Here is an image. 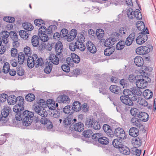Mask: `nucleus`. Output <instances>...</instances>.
<instances>
[{"instance_id":"1","label":"nucleus","mask_w":156,"mask_h":156,"mask_svg":"<svg viewBox=\"0 0 156 156\" xmlns=\"http://www.w3.org/2000/svg\"><path fill=\"white\" fill-rule=\"evenodd\" d=\"M21 116L23 117V125L28 126L30 125L32 122L34 114L32 112L26 110L22 114Z\"/></svg>"},{"instance_id":"2","label":"nucleus","mask_w":156,"mask_h":156,"mask_svg":"<svg viewBox=\"0 0 156 156\" xmlns=\"http://www.w3.org/2000/svg\"><path fill=\"white\" fill-rule=\"evenodd\" d=\"M77 37L78 40L81 42L77 41L75 43H70L69 45V49H85V46L82 42L84 41V36L82 34H80Z\"/></svg>"},{"instance_id":"3","label":"nucleus","mask_w":156,"mask_h":156,"mask_svg":"<svg viewBox=\"0 0 156 156\" xmlns=\"http://www.w3.org/2000/svg\"><path fill=\"white\" fill-rule=\"evenodd\" d=\"M56 55L51 54L50 55L49 57V60L51 61V63H53L55 65H57L58 64L59 62V60L58 57L61 58L62 54V51L63 49H55Z\"/></svg>"},{"instance_id":"4","label":"nucleus","mask_w":156,"mask_h":156,"mask_svg":"<svg viewBox=\"0 0 156 156\" xmlns=\"http://www.w3.org/2000/svg\"><path fill=\"white\" fill-rule=\"evenodd\" d=\"M126 13L129 19L135 18L137 20H140L142 17L141 13L138 9L136 11H133L132 9H129L127 10Z\"/></svg>"},{"instance_id":"5","label":"nucleus","mask_w":156,"mask_h":156,"mask_svg":"<svg viewBox=\"0 0 156 156\" xmlns=\"http://www.w3.org/2000/svg\"><path fill=\"white\" fill-rule=\"evenodd\" d=\"M9 36V32L4 31L2 33V40L4 44H2L1 49H6L9 48V45L8 44L9 39L8 37Z\"/></svg>"},{"instance_id":"6","label":"nucleus","mask_w":156,"mask_h":156,"mask_svg":"<svg viewBox=\"0 0 156 156\" xmlns=\"http://www.w3.org/2000/svg\"><path fill=\"white\" fill-rule=\"evenodd\" d=\"M139 89L138 87H133L131 88L132 95L130 96L129 98H131L132 101H135L136 100L139 96L142 94V92Z\"/></svg>"},{"instance_id":"7","label":"nucleus","mask_w":156,"mask_h":156,"mask_svg":"<svg viewBox=\"0 0 156 156\" xmlns=\"http://www.w3.org/2000/svg\"><path fill=\"white\" fill-rule=\"evenodd\" d=\"M146 33H142L137 37L136 39V43L139 44H141L146 41L148 38Z\"/></svg>"},{"instance_id":"8","label":"nucleus","mask_w":156,"mask_h":156,"mask_svg":"<svg viewBox=\"0 0 156 156\" xmlns=\"http://www.w3.org/2000/svg\"><path fill=\"white\" fill-rule=\"evenodd\" d=\"M143 76L140 77V79L137 80L136 82V85L139 88H144L147 85L146 80L143 78Z\"/></svg>"},{"instance_id":"9","label":"nucleus","mask_w":156,"mask_h":156,"mask_svg":"<svg viewBox=\"0 0 156 156\" xmlns=\"http://www.w3.org/2000/svg\"><path fill=\"white\" fill-rule=\"evenodd\" d=\"M114 133L116 136L119 138L124 139L126 138V136L123 129L120 127L116 128Z\"/></svg>"},{"instance_id":"10","label":"nucleus","mask_w":156,"mask_h":156,"mask_svg":"<svg viewBox=\"0 0 156 156\" xmlns=\"http://www.w3.org/2000/svg\"><path fill=\"white\" fill-rule=\"evenodd\" d=\"M136 27L142 33H148L147 28H145L144 23L141 21H138L136 23Z\"/></svg>"},{"instance_id":"11","label":"nucleus","mask_w":156,"mask_h":156,"mask_svg":"<svg viewBox=\"0 0 156 156\" xmlns=\"http://www.w3.org/2000/svg\"><path fill=\"white\" fill-rule=\"evenodd\" d=\"M120 100L124 104L130 106H132L133 105V101L131 98H128V97L122 96L120 97Z\"/></svg>"},{"instance_id":"12","label":"nucleus","mask_w":156,"mask_h":156,"mask_svg":"<svg viewBox=\"0 0 156 156\" xmlns=\"http://www.w3.org/2000/svg\"><path fill=\"white\" fill-rule=\"evenodd\" d=\"M103 129L108 136L111 137L114 136V133L109 125L104 124L103 126Z\"/></svg>"},{"instance_id":"13","label":"nucleus","mask_w":156,"mask_h":156,"mask_svg":"<svg viewBox=\"0 0 156 156\" xmlns=\"http://www.w3.org/2000/svg\"><path fill=\"white\" fill-rule=\"evenodd\" d=\"M45 108H39L38 106L34 107L35 112L41 116H46L48 115L47 112Z\"/></svg>"},{"instance_id":"14","label":"nucleus","mask_w":156,"mask_h":156,"mask_svg":"<svg viewBox=\"0 0 156 156\" xmlns=\"http://www.w3.org/2000/svg\"><path fill=\"white\" fill-rule=\"evenodd\" d=\"M137 117L139 118L142 121L146 122L148 120L149 116L147 113L141 112H139Z\"/></svg>"},{"instance_id":"15","label":"nucleus","mask_w":156,"mask_h":156,"mask_svg":"<svg viewBox=\"0 0 156 156\" xmlns=\"http://www.w3.org/2000/svg\"><path fill=\"white\" fill-rule=\"evenodd\" d=\"M57 101L59 103H68L70 101V99L67 96L62 95L58 97Z\"/></svg>"},{"instance_id":"16","label":"nucleus","mask_w":156,"mask_h":156,"mask_svg":"<svg viewBox=\"0 0 156 156\" xmlns=\"http://www.w3.org/2000/svg\"><path fill=\"white\" fill-rule=\"evenodd\" d=\"M53 26L52 25L49 26L48 29H47L46 27L41 26L39 29L38 34H45V33L47 31L48 33L50 34L52 32V27Z\"/></svg>"},{"instance_id":"17","label":"nucleus","mask_w":156,"mask_h":156,"mask_svg":"<svg viewBox=\"0 0 156 156\" xmlns=\"http://www.w3.org/2000/svg\"><path fill=\"white\" fill-rule=\"evenodd\" d=\"M117 38L115 37L109 38L106 39L104 45L106 47H109L113 45Z\"/></svg>"},{"instance_id":"18","label":"nucleus","mask_w":156,"mask_h":156,"mask_svg":"<svg viewBox=\"0 0 156 156\" xmlns=\"http://www.w3.org/2000/svg\"><path fill=\"white\" fill-rule=\"evenodd\" d=\"M112 145L115 147L119 149L123 145L122 140L119 139H114L112 142Z\"/></svg>"},{"instance_id":"19","label":"nucleus","mask_w":156,"mask_h":156,"mask_svg":"<svg viewBox=\"0 0 156 156\" xmlns=\"http://www.w3.org/2000/svg\"><path fill=\"white\" fill-rule=\"evenodd\" d=\"M110 91L113 93L118 94L121 92L120 87L115 85H112L109 87Z\"/></svg>"},{"instance_id":"20","label":"nucleus","mask_w":156,"mask_h":156,"mask_svg":"<svg viewBox=\"0 0 156 156\" xmlns=\"http://www.w3.org/2000/svg\"><path fill=\"white\" fill-rule=\"evenodd\" d=\"M139 133V131L138 129L134 127L131 128L129 131V135L134 137L137 136Z\"/></svg>"},{"instance_id":"21","label":"nucleus","mask_w":156,"mask_h":156,"mask_svg":"<svg viewBox=\"0 0 156 156\" xmlns=\"http://www.w3.org/2000/svg\"><path fill=\"white\" fill-rule=\"evenodd\" d=\"M84 126L83 124L81 122H79L75 123L74 125V128L75 131L80 132L83 130Z\"/></svg>"},{"instance_id":"22","label":"nucleus","mask_w":156,"mask_h":156,"mask_svg":"<svg viewBox=\"0 0 156 156\" xmlns=\"http://www.w3.org/2000/svg\"><path fill=\"white\" fill-rule=\"evenodd\" d=\"M134 62L136 66L140 67L144 64L143 59L140 56H137L134 58Z\"/></svg>"},{"instance_id":"23","label":"nucleus","mask_w":156,"mask_h":156,"mask_svg":"<svg viewBox=\"0 0 156 156\" xmlns=\"http://www.w3.org/2000/svg\"><path fill=\"white\" fill-rule=\"evenodd\" d=\"M36 60H34V58L31 56L28 57L27 60L28 66L30 68H33L34 66V63Z\"/></svg>"},{"instance_id":"24","label":"nucleus","mask_w":156,"mask_h":156,"mask_svg":"<svg viewBox=\"0 0 156 156\" xmlns=\"http://www.w3.org/2000/svg\"><path fill=\"white\" fill-rule=\"evenodd\" d=\"M143 95L146 99H149L152 97L153 93L151 90L147 89L143 92Z\"/></svg>"},{"instance_id":"25","label":"nucleus","mask_w":156,"mask_h":156,"mask_svg":"<svg viewBox=\"0 0 156 156\" xmlns=\"http://www.w3.org/2000/svg\"><path fill=\"white\" fill-rule=\"evenodd\" d=\"M81 105L80 103L78 101H74L73 104V107L72 108L73 111L76 112L79 111L81 109Z\"/></svg>"},{"instance_id":"26","label":"nucleus","mask_w":156,"mask_h":156,"mask_svg":"<svg viewBox=\"0 0 156 156\" xmlns=\"http://www.w3.org/2000/svg\"><path fill=\"white\" fill-rule=\"evenodd\" d=\"M131 123L133 126H135L137 127H140L141 125V124L140 120L137 118L136 117H133L131 119Z\"/></svg>"},{"instance_id":"27","label":"nucleus","mask_w":156,"mask_h":156,"mask_svg":"<svg viewBox=\"0 0 156 156\" xmlns=\"http://www.w3.org/2000/svg\"><path fill=\"white\" fill-rule=\"evenodd\" d=\"M137 99V100L134 101H136L139 105L144 107L148 105V103L144 99L139 97Z\"/></svg>"},{"instance_id":"28","label":"nucleus","mask_w":156,"mask_h":156,"mask_svg":"<svg viewBox=\"0 0 156 156\" xmlns=\"http://www.w3.org/2000/svg\"><path fill=\"white\" fill-rule=\"evenodd\" d=\"M120 152L123 154L128 155L130 153V151L129 148L123 145L119 149Z\"/></svg>"},{"instance_id":"29","label":"nucleus","mask_w":156,"mask_h":156,"mask_svg":"<svg viewBox=\"0 0 156 156\" xmlns=\"http://www.w3.org/2000/svg\"><path fill=\"white\" fill-rule=\"evenodd\" d=\"M16 97L13 95H11L9 96L7 98V101L8 104L9 105H13L16 103Z\"/></svg>"},{"instance_id":"30","label":"nucleus","mask_w":156,"mask_h":156,"mask_svg":"<svg viewBox=\"0 0 156 156\" xmlns=\"http://www.w3.org/2000/svg\"><path fill=\"white\" fill-rule=\"evenodd\" d=\"M46 66L44 68V71L46 73H49L51 71L52 68V65L50 62L47 61L46 63Z\"/></svg>"},{"instance_id":"31","label":"nucleus","mask_w":156,"mask_h":156,"mask_svg":"<svg viewBox=\"0 0 156 156\" xmlns=\"http://www.w3.org/2000/svg\"><path fill=\"white\" fill-rule=\"evenodd\" d=\"M100 87L99 88L100 92L103 94H106L107 91L106 88V84L104 82L100 84Z\"/></svg>"},{"instance_id":"32","label":"nucleus","mask_w":156,"mask_h":156,"mask_svg":"<svg viewBox=\"0 0 156 156\" xmlns=\"http://www.w3.org/2000/svg\"><path fill=\"white\" fill-rule=\"evenodd\" d=\"M39 40L38 37L36 35L34 36L31 39L32 45L34 47H37L39 44Z\"/></svg>"},{"instance_id":"33","label":"nucleus","mask_w":156,"mask_h":156,"mask_svg":"<svg viewBox=\"0 0 156 156\" xmlns=\"http://www.w3.org/2000/svg\"><path fill=\"white\" fill-rule=\"evenodd\" d=\"M23 28L28 31H31L34 29V27L33 25L30 23H25L22 24Z\"/></svg>"},{"instance_id":"34","label":"nucleus","mask_w":156,"mask_h":156,"mask_svg":"<svg viewBox=\"0 0 156 156\" xmlns=\"http://www.w3.org/2000/svg\"><path fill=\"white\" fill-rule=\"evenodd\" d=\"M64 112L66 114L71 115L74 112L73 110L72 109L70 106H66L63 109Z\"/></svg>"},{"instance_id":"35","label":"nucleus","mask_w":156,"mask_h":156,"mask_svg":"<svg viewBox=\"0 0 156 156\" xmlns=\"http://www.w3.org/2000/svg\"><path fill=\"white\" fill-rule=\"evenodd\" d=\"M18 62L20 64H22L25 58L24 54L22 52H20L18 55Z\"/></svg>"},{"instance_id":"36","label":"nucleus","mask_w":156,"mask_h":156,"mask_svg":"<svg viewBox=\"0 0 156 156\" xmlns=\"http://www.w3.org/2000/svg\"><path fill=\"white\" fill-rule=\"evenodd\" d=\"M10 110L11 109H10V108L9 107L4 108L2 110L1 113L2 117L4 118L6 117L9 114Z\"/></svg>"},{"instance_id":"37","label":"nucleus","mask_w":156,"mask_h":156,"mask_svg":"<svg viewBox=\"0 0 156 156\" xmlns=\"http://www.w3.org/2000/svg\"><path fill=\"white\" fill-rule=\"evenodd\" d=\"M71 56L73 59V62H74L76 63H78L80 62V59L78 55L75 53H72Z\"/></svg>"},{"instance_id":"38","label":"nucleus","mask_w":156,"mask_h":156,"mask_svg":"<svg viewBox=\"0 0 156 156\" xmlns=\"http://www.w3.org/2000/svg\"><path fill=\"white\" fill-rule=\"evenodd\" d=\"M98 142L101 144L107 145L109 143L108 139L105 137H102L98 139Z\"/></svg>"},{"instance_id":"39","label":"nucleus","mask_w":156,"mask_h":156,"mask_svg":"<svg viewBox=\"0 0 156 156\" xmlns=\"http://www.w3.org/2000/svg\"><path fill=\"white\" fill-rule=\"evenodd\" d=\"M96 34L98 38L100 39L103 37L104 34V32L101 29H98L96 31Z\"/></svg>"},{"instance_id":"40","label":"nucleus","mask_w":156,"mask_h":156,"mask_svg":"<svg viewBox=\"0 0 156 156\" xmlns=\"http://www.w3.org/2000/svg\"><path fill=\"white\" fill-rule=\"evenodd\" d=\"M46 103L45 101L44 100L41 99L39 100L38 105L35 107L38 106L39 108H45L46 106Z\"/></svg>"},{"instance_id":"41","label":"nucleus","mask_w":156,"mask_h":156,"mask_svg":"<svg viewBox=\"0 0 156 156\" xmlns=\"http://www.w3.org/2000/svg\"><path fill=\"white\" fill-rule=\"evenodd\" d=\"M132 151L133 154L137 156H140L141 151L140 149H137V147H133L132 148Z\"/></svg>"},{"instance_id":"42","label":"nucleus","mask_w":156,"mask_h":156,"mask_svg":"<svg viewBox=\"0 0 156 156\" xmlns=\"http://www.w3.org/2000/svg\"><path fill=\"white\" fill-rule=\"evenodd\" d=\"M94 120L95 119L93 118L87 119L86 121L85 125L87 126L88 127L91 128L92 126L93 125Z\"/></svg>"},{"instance_id":"43","label":"nucleus","mask_w":156,"mask_h":156,"mask_svg":"<svg viewBox=\"0 0 156 156\" xmlns=\"http://www.w3.org/2000/svg\"><path fill=\"white\" fill-rule=\"evenodd\" d=\"M36 59H37L36 61H35L34 63V66H35L36 67H38L40 66H41L43 64H44V62L43 61L42 58H37Z\"/></svg>"},{"instance_id":"44","label":"nucleus","mask_w":156,"mask_h":156,"mask_svg":"<svg viewBox=\"0 0 156 156\" xmlns=\"http://www.w3.org/2000/svg\"><path fill=\"white\" fill-rule=\"evenodd\" d=\"M19 34L21 38L25 40L29 36L27 32L23 30L20 31Z\"/></svg>"},{"instance_id":"45","label":"nucleus","mask_w":156,"mask_h":156,"mask_svg":"<svg viewBox=\"0 0 156 156\" xmlns=\"http://www.w3.org/2000/svg\"><path fill=\"white\" fill-rule=\"evenodd\" d=\"M40 39L44 42L47 41L48 39V36L45 34H38Z\"/></svg>"},{"instance_id":"46","label":"nucleus","mask_w":156,"mask_h":156,"mask_svg":"<svg viewBox=\"0 0 156 156\" xmlns=\"http://www.w3.org/2000/svg\"><path fill=\"white\" fill-rule=\"evenodd\" d=\"M150 51V50L148 51V49H136V52L137 54L142 55L147 54Z\"/></svg>"},{"instance_id":"47","label":"nucleus","mask_w":156,"mask_h":156,"mask_svg":"<svg viewBox=\"0 0 156 156\" xmlns=\"http://www.w3.org/2000/svg\"><path fill=\"white\" fill-rule=\"evenodd\" d=\"M25 99L28 101L31 102L35 100V96L32 94H29L26 96Z\"/></svg>"},{"instance_id":"48","label":"nucleus","mask_w":156,"mask_h":156,"mask_svg":"<svg viewBox=\"0 0 156 156\" xmlns=\"http://www.w3.org/2000/svg\"><path fill=\"white\" fill-rule=\"evenodd\" d=\"M141 144V140L139 137L136 138L134 142L133 147H138Z\"/></svg>"},{"instance_id":"49","label":"nucleus","mask_w":156,"mask_h":156,"mask_svg":"<svg viewBox=\"0 0 156 156\" xmlns=\"http://www.w3.org/2000/svg\"><path fill=\"white\" fill-rule=\"evenodd\" d=\"M140 112L139 110L136 108H132L130 110V113L131 115L134 116H136L138 114L139 112Z\"/></svg>"},{"instance_id":"50","label":"nucleus","mask_w":156,"mask_h":156,"mask_svg":"<svg viewBox=\"0 0 156 156\" xmlns=\"http://www.w3.org/2000/svg\"><path fill=\"white\" fill-rule=\"evenodd\" d=\"M119 32L122 35H127L128 33V28L126 27H121L119 30Z\"/></svg>"},{"instance_id":"51","label":"nucleus","mask_w":156,"mask_h":156,"mask_svg":"<svg viewBox=\"0 0 156 156\" xmlns=\"http://www.w3.org/2000/svg\"><path fill=\"white\" fill-rule=\"evenodd\" d=\"M92 131L89 129L87 130H85L83 132V135L86 137H92L93 135Z\"/></svg>"},{"instance_id":"52","label":"nucleus","mask_w":156,"mask_h":156,"mask_svg":"<svg viewBox=\"0 0 156 156\" xmlns=\"http://www.w3.org/2000/svg\"><path fill=\"white\" fill-rule=\"evenodd\" d=\"M91 128L95 130H98L100 129L101 126L99 123L95 119Z\"/></svg>"},{"instance_id":"53","label":"nucleus","mask_w":156,"mask_h":156,"mask_svg":"<svg viewBox=\"0 0 156 156\" xmlns=\"http://www.w3.org/2000/svg\"><path fill=\"white\" fill-rule=\"evenodd\" d=\"M9 36L13 41L18 40V35L17 34L13 31L9 32Z\"/></svg>"},{"instance_id":"54","label":"nucleus","mask_w":156,"mask_h":156,"mask_svg":"<svg viewBox=\"0 0 156 156\" xmlns=\"http://www.w3.org/2000/svg\"><path fill=\"white\" fill-rule=\"evenodd\" d=\"M72 119L71 118L66 117L63 119V124L66 125H69L72 122Z\"/></svg>"},{"instance_id":"55","label":"nucleus","mask_w":156,"mask_h":156,"mask_svg":"<svg viewBox=\"0 0 156 156\" xmlns=\"http://www.w3.org/2000/svg\"><path fill=\"white\" fill-rule=\"evenodd\" d=\"M125 43L124 41H119L116 44V49H123L125 45Z\"/></svg>"},{"instance_id":"56","label":"nucleus","mask_w":156,"mask_h":156,"mask_svg":"<svg viewBox=\"0 0 156 156\" xmlns=\"http://www.w3.org/2000/svg\"><path fill=\"white\" fill-rule=\"evenodd\" d=\"M9 70V64L8 62L4 63L3 68V71L4 73H7Z\"/></svg>"},{"instance_id":"57","label":"nucleus","mask_w":156,"mask_h":156,"mask_svg":"<svg viewBox=\"0 0 156 156\" xmlns=\"http://www.w3.org/2000/svg\"><path fill=\"white\" fill-rule=\"evenodd\" d=\"M47 105L49 109L53 110L55 109V102L52 100H51L49 103H47Z\"/></svg>"},{"instance_id":"58","label":"nucleus","mask_w":156,"mask_h":156,"mask_svg":"<svg viewBox=\"0 0 156 156\" xmlns=\"http://www.w3.org/2000/svg\"><path fill=\"white\" fill-rule=\"evenodd\" d=\"M16 102L17 105H23L24 99L22 96H19L16 98Z\"/></svg>"},{"instance_id":"59","label":"nucleus","mask_w":156,"mask_h":156,"mask_svg":"<svg viewBox=\"0 0 156 156\" xmlns=\"http://www.w3.org/2000/svg\"><path fill=\"white\" fill-rule=\"evenodd\" d=\"M86 46L87 49H96L95 46L90 41H88L87 42Z\"/></svg>"},{"instance_id":"60","label":"nucleus","mask_w":156,"mask_h":156,"mask_svg":"<svg viewBox=\"0 0 156 156\" xmlns=\"http://www.w3.org/2000/svg\"><path fill=\"white\" fill-rule=\"evenodd\" d=\"M123 93L125 96L128 97L129 98L130 96L132 95L131 90L128 89H125L123 91Z\"/></svg>"},{"instance_id":"61","label":"nucleus","mask_w":156,"mask_h":156,"mask_svg":"<svg viewBox=\"0 0 156 156\" xmlns=\"http://www.w3.org/2000/svg\"><path fill=\"white\" fill-rule=\"evenodd\" d=\"M3 19L5 21L9 23H13L15 21V18L12 17H4Z\"/></svg>"},{"instance_id":"62","label":"nucleus","mask_w":156,"mask_h":156,"mask_svg":"<svg viewBox=\"0 0 156 156\" xmlns=\"http://www.w3.org/2000/svg\"><path fill=\"white\" fill-rule=\"evenodd\" d=\"M46 116H42L41 119V122L42 124H45L49 123L50 121L45 117Z\"/></svg>"},{"instance_id":"63","label":"nucleus","mask_w":156,"mask_h":156,"mask_svg":"<svg viewBox=\"0 0 156 156\" xmlns=\"http://www.w3.org/2000/svg\"><path fill=\"white\" fill-rule=\"evenodd\" d=\"M61 68L62 70L65 72L68 73L69 72L70 68L69 65L67 64L62 65Z\"/></svg>"},{"instance_id":"64","label":"nucleus","mask_w":156,"mask_h":156,"mask_svg":"<svg viewBox=\"0 0 156 156\" xmlns=\"http://www.w3.org/2000/svg\"><path fill=\"white\" fill-rule=\"evenodd\" d=\"M8 96L5 94H2L0 95V101L3 102L6 101Z\"/></svg>"}]
</instances>
